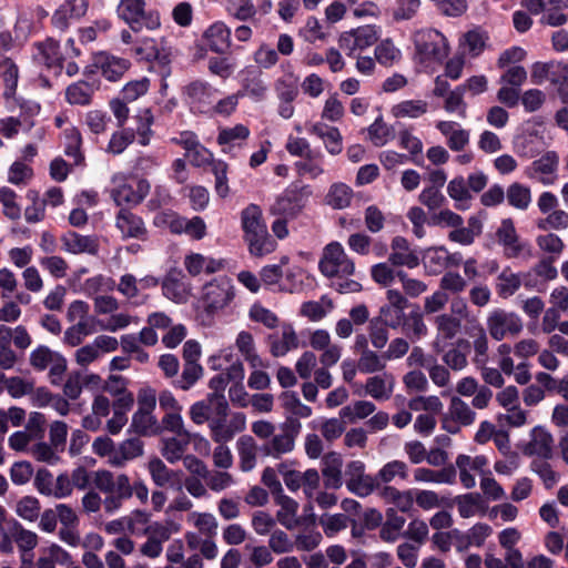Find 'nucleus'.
Instances as JSON below:
<instances>
[{"mask_svg": "<svg viewBox=\"0 0 568 568\" xmlns=\"http://www.w3.org/2000/svg\"><path fill=\"white\" fill-rule=\"evenodd\" d=\"M318 270L329 281L331 287L341 294L362 291V284L352 278L356 271L355 262L337 241L324 246L318 261Z\"/></svg>", "mask_w": 568, "mask_h": 568, "instance_id": "1", "label": "nucleus"}, {"mask_svg": "<svg viewBox=\"0 0 568 568\" xmlns=\"http://www.w3.org/2000/svg\"><path fill=\"white\" fill-rule=\"evenodd\" d=\"M285 150L292 155L301 158L294 163L298 176L316 179L324 174V154L321 150L313 149L305 138L288 135Z\"/></svg>", "mask_w": 568, "mask_h": 568, "instance_id": "2", "label": "nucleus"}, {"mask_svg": "<svg viewBox=\"0 0 568 568\" xmlns=\"http://www.w3.org/2000/svg\"><path fill=\"white\" fill-rule=\"evenodd\" d=\"M530 79L535 84L548 81L558 100L561 103H568V62L562 60L535 62L531 67Z\"/></svg>", "mask_w": 568, "mask_h": 568, "instance_id": "3", "label": "nucleus"}, {"mask_svg": "<svg viewBox=\"0 0 568 568\" xmlns=\"http://www.w3.org/2000/svg\"><path fill=\"white\" fill-rule=\"evenodd\" d=\"M110 196L114 201L115 205L124 207L138 206L143 202L150 192L151 184L144 179L140 178L133 183L132 179L122 172L115 173L111 179Z\"/></svg>", "mask_w": 568, "mask_h": 568, "instance_id": "4", "label": "nucleus"}, {"mask_svg": "<svg viewBox=\"0 0 568 568\" xmlns=\"http://www.w3.org/2000/svg\"><path fill=\"white\" fill-rule=\"evenodd\" d=\"M116 13L135 32L143 28L156 30L161 27L160 12L148 8L145 0H120Z\"/></svg>", "mask_w": 568, "mask_h": 568, "instance_id": "5", "label": "nucleus"}, {"mask_svg": "<svg viewBox=\"0 0 568 568\" xmlns=\"http://www.w3.org/2000/svg\"><path fill=\"white\" fill-rule=\"evenodd\" d=\"M236 295L235 287L229 276H219L202 287L200 302L204 312L214 316L231 305Z\"/></svg>", "mask_w": 568, "mask_h": 568, "instance_id": "6", "label": "nucleus"}, {"mask_svg": "<svg viewBox=\"0 0 568 568\" xmlns=\"http://www.w3.org/2000/svg\"><path fill=\"white\" fill-rule=\"evenodd\" d=\"M229 410V403L220 399L216 405V414L210 420V436L216 444H226L246 427V417L243 413H234L232 418L227 420Z\"/></svg>", "mask_w": 568, "mask_h": 568, "instance_id": "7", "label": "nucleus"}, {"mask_svg": "<svg viewBox=\"0 0 568 568\" xmlns=\"http://www.w3.org/2000/svg\"><path fill=\"white\" fill-rule=\"evenodd\" d=\"M301 430V422L296 418L287 417L285 422L280 425V433H274V435L261 446L262 454L274 459H281L284 455L291 454L295 449V442Z\"/></svg>", "mask_w": 568, "mask_h": 568, "instance_id": "8", "label": "nucleus"}, {"mask_svg": "<svg viewBox=\"0 0 568 568\" xmlns=\"http://www.w3.org/2000/svg\"><path fill=\"white\" fill-rule=\"evenodd\" d=\"M416 55L420 62H442L449 53L447 39L435 29H422L413 36Z\"/></svg>", "mask_w": 568, "mask_h": 568, "instance_id": "9", "label": "nucleus"}, {"mask_svg": "<svg viewBox=\"0 0 568 568\" xmlns=\"http://www.w3.org/2000/svg\"><path fill=\"white\" fill-rule=\"evenodd\" d=\"M486 326L489 336L500 342L506 337L518 336L524 329L521 317L504 308H495L487 315Z\"/></svg>", "mask_w": 568, "mask_h": 568, "instance_id": "10", "label": "nucleus"}, {"mask_svg": "<svg viewBox=\"0 0 568 568\" xmlns=\"http://www.w3.org/2000/svg\"><path fill=\"white\" fill-rule=\"evenodd\" d=\"M378 29L373 24H365L339 34L337 43L339 50L347 57H355L362 51L371 48L378 41Z\"/></svg>", "mask_w": 568, "mask_h": 568, "instance_id": "11", "label": "nucleus"}, {"mask_svg": "<svg viewBox=\"0 0 568 568\" xmlns=\"http://www.w3.org/2000/svg\"><path fill=\"white\" fill-rule=\"evenodd\" d=\"M496 239L498 244L503 246L504 255L507 258L531 256L530 245L520 239L511 219H504L500 222L496 231Z\"/></svg>", "mask_w": 568, "mask_h": 568, "instance_id": "12", "label": "nucleus"}, {"mask_svg": "<svg viewBox=\"0 0 568 568\" xmlns=\"http://www.w3.org/2000/svg\"><path fill=\"white\" fill-rule=\"evenodd\" d=\"M346 488L358 497H367L377 491L376 477L365 473V464L361 460H352L345 469Z\"/></svg>", "mask_w": 568, "mask_h": 568, "instance_id": "13", "label": "nucleus"}, {"mask_svg": "<svg viewBox=\"0 0 568 568\" xmlns=\"http://www.w3.org/2000/svg\"><path fill=\"white\" fill-rule=\"evenodd\" d=\"M496 402L506 409L499 419L505 420L511 427H520L527 422V413L520 407L519 390L509 385L496 394Z\"/></svg>", "mask_w": 568, "mask_h": 568, "instance_id": "14", "label": "nucleus"}, {"mask_svg": "<svg viewBox=\"0 0 568 568\" xmlns=\"http://www.w3.org/2000/svg\"><path fill=\"white\" fill-rule=\"evenodd\" d=\"M251 136V130L247 125L237 123L233 126H221L217 131L216 143L221 152L230 158H236L243 150Z\"/></svg>", "mask_w": 568, "mask_h": 568, "instance_id": "15", "label": "nucleus"}, {"mask_svg": "<svg viewBox=\"0 0 568 568\" xmlns=\"http://www.w3.org/2000/svg\"><path fill=\"white\" fill-rule=\"evenodd\" d=\"M217 92V89L204 80H194L183 88L186 102L197 113L211 112Z\"/></svg>", "mask_w": 568, "mask_h": 568, "instance_id": "16", "label": "nucleus"}, {"mask_svg": "<svg viewBox=\"0 0 568 568\" xmlns=\"http://www.w3.org/2000/svg\"><path fill=\"white\" fill-rule=\"evenodd\" d=\"M302 190L303 189L296 184H292L285 189L270 206V214L292 220L297 217L304 207Z\"/></svg>", "mask_w": 568, "mask_h": 568, "instance_id": "17", "label": "nucleus"}, {"mask_svg": "<svg viewBox=\"0 0 568 568\" xmlns=\"http://www.w3.org/2000/svg\"><path fill=\"white\" fill-rule=\"evenodd\" d=\"M115 229L121 233L123 240L135 239L145 241L148 227L139 214L130 207H121L115 214Z\"/></svg>", "mask_w": 568, "mask_h": 568, "instance_id": "18", "label": "nucleus"}, {"mask_svg": "<svg viewBox=\"0 0 568 568\" xmlns=\"http://www.w3.org/2000/svg\"><path fill=\"white\" fill-rule=\"evenodd\" d=\"M207 50L215 54L232 52L233 41L231 28L223 21L211 23L202 33Z\"/></svg>", "mask_w": 568, "mask_h": 568, "instance_id": "19", "label": "nucleus"}, {"mask_svg": "<svg viewBox=\"0 0 568 568\" xmlns=\"http://www.w3.org/2000/svg\"><path fill=\"white\" fill-rule=\"evenodd\" d=\"M433 322L436 336L432 345L436 353H440L462 332V318L453 314L442 313L436 315Z\"/></svg>", "mask_w": 568, "mask_h": 568, "instance_id": "20", "label": "nucleus"}, {"mask_svg": "<svg viewBox=\"0 0 568 568\" xmlns=\"http://www.w3.org/2000/svg\"><path fill=\"white\" fill-rule=\"evenodd\" d=\"M476 419V413L458 396H453L448 405L447 416L443 419V428L455 434L460 426H469Z\"/></svg>", "mask_w": 568, "mask_h": 568, "instance_id": "21", "label": "nucleus"}, {"mask_svg": "<svg viewBox=\"0 0 568 568\" xmlns=\"http://www.w3.org/2000/svg\"><path fill=\"white\" fill-rule=\"evenodd\" d=\"M101 81L77 80L64 90V100L72 106H89L92 104Z\"/></svg>", "mask_w": 568, "mask_h": 568, "instance_id": "22", "label": "nucleus"}, {"mask_svg": "<svg viewBox=\"0 0 568 568\" xmlns=\"http://www.w3.org/2000/svg\"><path fill=\"white\" fill-rule=\"evenodd\" d=\"M93 67L102 74L104 79L116 82L130 69L131 62L128 59L120 58L108 52H100L93 58Z\"/></svg>", "mask_w": 568, "mask_h": 568, "instance_id": "23", "label": "nucleus"}, {"mask_svg": "<svg viewBox=\"0 0 568 568\" xmlns=\"http://www.w3.org/2000/svg\"><path fill=\"white\" fill-rule=\"evenodd\" d=\"M460 484L466 488H474L476 485L475 474L481 475L488 466V459L484 455L475 457L460 454L456 457Z\"/></svg>", "mask_w": 568, "mask_h": 568, "instance_id": "24", "label": "nucleus"}, {"mask_svg": "<svg viewBox=\"0 0 568 568\" xmlns=\"http://www.w3.org/2000/svg\"><path fill=\"white\" fill-rule=\"evenodd\" d=\"M270 353L274 357L285 356L288 352L298 348V336L291 324H283L280 331L270 334L266 338Z\"/></svg>", "mask_w": 568, "mask_h": 568, "instance_id": "25", "label": "nucleus"}, {"mask_svg": "<svg viewBox=\"0 0 568 568\" xmlns=\"http://www.w3.org/2000/svg\"><path fill=\"white\" fill-rule=\"evenodd\" d=\"M62 248L74 255H97L100 248L97 235H82L75 231H68L61 235Z\"/></svg>", "mask_w": 568, "mask_h": 568, "instance_id": "26", "label": "nucleus"}, {"mask_svg": "<svg viewBox=\"0 0 568 568\" xmlns=\"http://www.w3.org/2000/svg\"><path fill=\"white\" fill-rule=\"evenodd\" d=\"M559 158L555 151L546 152L541 158L535 160L527 169V176L536 179L545 185L552 184L556 180L555 173L558 169Z\"/></svg>", "mask_w": 568, "mask_h": 568, "instance_id": "27", "label": "nucleus"}, {"mask_svg": "<svg viewBox=\"0 0 568 568\" xmlns=\"http://www.w3.org/2000/svg\"><path fill=\"white\" fill-rule=\"evenodd\" d=\"M183 265L189 275L195 277L201 274L211 275L224 270L225 261L190 252L184 256Z\"/></svg>", "mask_w": 568, "mask_h": 568, "instance_id": "28", "label": "nucleus"}, {"mask_svg": "<svg viewBox=\"0 0 568 568\" xmlns=\"http://www.w3.org/2000/svg\"><path fill=\"white\" fill-rule=\"evenodd\" d=\"M88 9V0H64V2L54 11L51 22L53 27L64 31L68 29L70 20L84 17Z\"/></svg>", "mask_w": 568, "mask_h": 568, "instance_id": "29", "label": "nucleus"}, {"mask_svg": "<svg viewBox=\"0 0 568 568\" xmlns=\"http://www.w3.org/2000/svg\"><path fill=\"white\" fill-rule=\"evenodd\" d=\"M163 295L175 302L185 303L191 296V284L181 271H171L162 282Z\"/></svg>", "mask_w": 568, "mask_h": 568, "instance_id": "30", "label": "nucleus"}, {"mask_svg": "<svg viewBox=\"0 0 568 568\" xmlns=\"http://www.w3.org/2000/svg\"><path fill=\"white\" fill-rule=\"evenodd\" d=\"M436 129L445 136L446 144L453 152H462L468 146L470 132L462 128L458 122L438 121Z\"/></svg>", "mask_w": 568, "mask_h": 568, "instance_id": "31", "label": "nucleus"}, {"mask_svg": "<svg viewBox=\"0 0 568 568\" xmlns=\"http://www.w3.org/2000/svg\"><path fill=\"white\" fill-rule=\"evenodd\" d=\"M392 252L388 261L393 266H406L415 268L419 265V256L410 247L409 242L403 236H395L390 244Z\"/></svg>", "mask_w": 568, "mask_h": 568, "instance_id": "32", "label": "nucleus"}, {"mask_svg": "<svg viewBox=\"0 0 568 568\" xmlns=\"http://www.w3.org/2000/svg\"><path fill=\"white\" fill-rule=\"evenodd\" d=\"M343 458L339 453L329 452L322 457L321 471L326 489H338L343 485Z\"/></svg>", "mask_w": 568, "mask_h": 568, "instance_id": "33", "label": "nucleus"}, {"mask_svg": "<svg viewBox=\"0 0 568 568\" xmlns=\"http://www.w3.org/2000/svg\"><path fill=\"white\" fill-rule=\"evenodd\" d=\"M235 447L239 456V468L244 473L253 470L257 465L258 453L261 452L255 438L251 435H242L237 438Z\"/></svg>", "mask_w": 568, "mask_h": 568, "instance_id": "34", "label": "nucleus"}, {"mask_svg": "<svg viewBox=\"0 0 568 568\" xmlns=\"http://www.w3.org/2000/svg\"><path fill=\"white\" fill-rule=\"evenodd\" d=\"M130 478L126 474H120L115 478L113 490L103 499L105 513L112 514L119 510L123 501L133 496V489Z\"/></svg>", "mask_w": 568, "mask_h": 568, "instance_id": "35", "label": "nucleus"}, {"mask_svg": "<svg viewBox=\"0 0 568 568\" xmlns=\"http://www.w3.org/2000/svg\"><path fill=\"white\" fill-rule=\"evenodd\" d=\"M395 383L392 373L383 372L366 379L365 393L376 400H387L394 393Z\"/></svg>", "mask_w": 568, "mask_h": 568, "instance_id": "36", "label": "nucleus"}, {"mask_svg": "<svg viewBox=\"0 0 568 568\" xmlns=\"http://www.w3.org/2000/svg\"><path fill=\"white\" fill-rule=\"evenodd\" d=\"M34 58L43 63L48 69L60 72L63 68L64 58L60 51L59 42L53 39H47L43 42L34 44Z\"/></svg>", "mask_w": 568, "mask_h": 568, "instance_id": "37", "label": "nucleus"}, {"mask_svg": "<svg viewBox=\"0 0 568 568\" xmlns=\"http://www.w3.org/2000/svg\"><path fill=\"white\" fill-rule=\"evenodd\" d=\"M308 132L323 141L329 154L337 155L342 153L343 136L338 128L316 122L308 128Z\"/></svg>", "mask_w": 568, "mask_h": 568, "instance_id": "38", "label": "nucleus"}, {"mask_svg": "<svg viewBox=\"0 0 568 568\" xmlns=\"http://www.w3.org/2000/svg\"><path fill=\"white\" fill-rule=\"evenodd\" d=\"M248 252L254 257H263L273 253L277 247L276 240L268 233L267 227L243 235Z\"/></svg>", "mask_w": 568, "mask_h": 568, "instance_id": "39", "label": "nucleus"}, {"mask_svg": "<svg viewBox=\"0 0 568 568\" xmlns=\"http://www.w3.org/2000/svg\"><path fill=\"white\" fill-rule=\"evenodd\" d=\"M129 53L134 55L138 60L146 62H162L166 59V54L164 53V49L161 47V43L156 39L150 37L138 38L135 45L130 48Z\"/></svg>", "mask_w": 568, "mask_h": 568, "instance_id": "40", "label": "nucleus"}, {"mask_svg": "<svg viewBox=\"0 0 568 568\" xmlns=\"http://www.w3.org/2000/svg\"><path fill=\"white\" fill-rule=\"evenodd\" d=\"M235 346L251 368H266L268 362L257 353L253 335L247 331H241L235 339Z\"/></svg>", "mask_w": 568, "mask_h": 568, "instance_id": "41", "label": "nucleus"}, {"mask_svg": "<svg viewBox=\"0 0 568 568\" xmlns=\"http://www.w3.org/2000/svg\"><path fill=\"white\" fill-rule=\"evenodd\" d=\"M378 496L385 504L395 506L402 513H409L414 507V489L399 490L394 486L385 485L379 489Z\"/></svg>", "mask_w": 568, "mask_h": 568, "instance_id": "42", "label": "nucleus"}, {"mask_svg": "<svg viewBox=\"0 0 568 568\" xmlns=\"http://www.w3.org/2000/svg\"><path fill=\"white\" fill-rule=\"evenodd\" d=\"M554 437L552 435L541 427H536L531 432V438L526 446V455H536L542 459H548L552 456Z\"/></svg>", "mask_w": 568, "mask_h": 568, "instance_id": "43", "label": "nucleus"}, {"mask_svg": "<svg viewBox=\"0 0 568 568\" xmlns=\"http://www.w3.org/2000/svg\"><path fill=\"white\" fill-rule=\"evenodd\" d=\"M19 81V68L10 58L0 61V85L3 88L2 95L9 101L16 98Z\"/></svg>", "mask_w": 568, "mask_h": 568, "instance_id": "44", "label": "nucleus"}, {"mask_svg": "<svg viewBox=\"0 0 568 568\" xmlns=\"http://www.w3.org/2000/svg\"><path fill=\"white\" fill-rule=\"evenodd\" d=\"M267 92V85L264 83L261 74L254 70H247L241 82V89L237 91L240 98L248 97L254 101H262Z\"/></svg>", "mask_w": 568, "mask_h": 568, "instance_id": "45", "label": "nucleus"}, {"mask_svg": "<svg viewBox=\"0 0 568 568\" xmlns=\"http://www.w3.org/2000/svg\"><path fill=\"white\" fill-rule=\"evenodd\" d=\"M355 193L353 189L343 182H335L325 194L324 202L333 210H345L352 205Z\"/></svg>", "mask_w": 568, "mask_h": 568, "instance_id": "46", "label": "nucleus"}, {"mask_svg": "<svg viewBox=\"0 0 568 568\" xmlns=\"http://www.w3.org/2000/svg\"><path fill=\"white\" fill-rule=\"evenodd\" d=\"M469 342L458 339L442 356L443 363L454 372L463 371L468 365Z\"/></svg>", "mask_w": 568, "mask_h": 568, "instance_id": "47", "label": "nucleus"}, {"mask_svg": "<svg viewBox=\"0 0 568 568\" xmlns=\"http://www.w3.org/2000/svg\"><path fill=\"white\" fill-rule=\"evenodd\" d=\"M144 453V443L140 438H128L116 446V453L111 460V466L123 467Z\"/></svg>", "mask_w": 568, "mask_h": 568, "instance_id": "48", "label": "nucleus"}, {"mask_svg": "<svg viewBox=\"0 0 568 568\" xmlns=\"http://www.w3.org/2000/svg\"><path fill=\"white\" fill-rule=\"evenodd\" d=\"M413 476L416 483L453 485L456 483V468L454 466H448L439 470H435L432 468L418 467L414 469Z\"/></svg>", "mask_w": 568, "mask_h": 568, "instance_id": "49", "label": "nucleus"}, {"mask_svg": "<svg viewBox=\"0 0 568 568\" xmlns=\"http://www.w3.org/2000/svg\"><path fill=\"white\" fill-rule=\"evenodd\" d=\"M191 442V434L187 435H176L175 437H166L161 440V455L170 463L175 464L179 460H182L185 456Z\"/></svg>", "mask_w": 568, "mask_h": 568, "instance_id": "50", "label": "nucleus"}, {"mask_svg": "<svg viewBox=\"0 0 568 568\" xmlns=\"http://www.w3.org/2000/svg\"><path fill=\"white\" fill-rule=\"evenodd\" d=\"M64 154L73 160V165L84 164V154L82 151L83 139L77 126L67 128L63 131Z\"/></svg>", "mask_w": 568, "mask_h": 568, "instance_id": "51", "label": "nucleus"}, {"mask_svg": "<svg viewBox=\"0 0 568 568\" xmlns=\"http://www.w3.org/2000/svg\"><path fill=\"white\" fill-rule=\"evenodd\" d=\"M377 481V494H379V489L395 480L396 478L400 480H407L408 478V466L403 460H392L386 463L376 474Z\"/></svg>", "mask_w": 568, "mask_h": 568, "instance_id": "52", "label": "nucleus"}, {"mask_svg": "<svg viewBox=\"0 0 568 568\" xmlns=\"http://www.w3.org/2000/svg\"><path fill=\"white\" fill-rule=\"evenodd\" d=\"M280 509L276 511V520L286 529L292 530L298 525L296 518L298 503L286 495H280L276 498Z\"/></svg>", "mask_w": 568, "mask_h": 568, "instance_id": "53", "label": "nucleus"}, {"mask_svg": "<svg viewBox=\"0 0 568 568\" xmlns=\"http://www.w3.org/2000/svg\"><path fill=\"white\" fill-rule=\"evenodd\" d=\"M71 554L63 549L58 544H51L42 549L40 557L37 560V568H55V565L70 564Z\"/></svg>", "mask_w": 568, "mask_h": 568, "instance_id": "54", "label": "nucleus"}, {"mask_svg": "<svg viewBox=\"0 0 568 568\" xmlns=\"http://www.w3.org/2000/svg\"><path fill=\"white\" fill-rule=\"evenodd\" d=\"M400 325L404 334L412 342L419 341L428 334L424 315L419 311L410 312L407 316H404Z\"/></svg>", "mask_w": 568, "mask_h": 568, "instance_id": "55", "label": "nucleus"}, {"mask_svg": "<svg viewBox=\"0 0 568 568\" xmlns=\"http://www.w3.org/2000/svg\"><path fill=\"white\" fill-rule=\"evenodd\" d=\"M427 111L428 103L425 100H404L392 106L390 114L395 119H417L426 114Z\"/></svg>", "mask_w": 568, "mask_h": 568, "instance_id": "56", "label": "nucleus"}, {"mask_svg": "<svg viewBox=\"0 0 568 568\" xmlns=\"http://www.w3.org/2000/svg\"><path fill=\"white\" fill-rule=\"evenodd\" d=\"M243 235L267 227L260 205L251 203L241 212Z\"/></svg>", "mask_w": 568, "mask_h": 568, "instance_id": "57", "label": "nucleus"}, {"mask_svg": "<svg viewBox=\"0 0 568 568\" xmlns=\"http://www.w3.org/2000/svg\"><path fill=\"white\" fill-rule=\"evenodd\" d=\"M447 194L456 202L455 207L462 211L469 207V202L473 199L467 182L462 175L455 176L448 182Z\"/></svg>", "mask_w": 568, "mask_h": 568, "instance_id": "58", "label": "nucleus"}, {"mask_svg": "<svg viewBox=\"0 0 568 568\" xmlns=\"http://www.w3.org/2000/svg\"><path fill=\"white\" fill-rule=\"evenodd\" d=\"M136 121V129L134 131L135 138H138V142L142 146H148L153 136L152 125L154 123V116L151 109L145 108L139 110L138 114L134 116Z\"/></svg>", "mask_w": 568, "mask_h": 568, "instance_id": "59", "label": "nucleus"}, {"mask_svg": "<svg viewBox=\"0 0 568 568\" xmlns=\"http://www.w3.org/2000/svg\"><path fill=\"white\" fill-rule=\"evenodd\" d=\"M131 428L140 436H152L161 432L156 417L151 413L135 412L132 417Z\"/></svg>", "mask_w": 568, "mask_h": 568, "instance_id": "60", "label": "nucleus"}, {"mask_svg": "<svg viewBox=\"0 0 568 568\" xmlns=\"http://www.w3.org/2000/svg\"><path fill=\"white\" fill-rule=\"evenodd\" d=\"M135 140L134 130L120 128L114 131L105 146V152L112 155L122 154Z\"/></svg>", "mask_w": 568, "mask_h": 568, "instance_id": "61", "label": "nucleus"}, {"mask_svg": "<svg viewBox=\"0 0 568 568\" xmlns=\"http://www.w3.org/2000/svg\"><path fill=\"white\" fill-rule=\"evenodd\" d=\"M521 280L519 275L509 267H505L497 276L496 292L499 297L508 298L519 290Z\"/></svg>", "mask_w": 568, "mask_h": 568, "instance_id": "62", "label": "nucleus"}, {"mask_svg": "<svg viewBox=\"0 0 568 568\" xmlns=\"http://www.w3.org/2000/svg\"><path fill=\"white\" fill-rule=\"evenodd\" d=\"M505 195L508 204L517 210H527L531 202L530 187L519 182L511 183Z\"/></svg>", "mask_w": 568, "mask_h": 568, "instance_id": "63", "label": "nucleus"}, {"mask_svg": "<svg viewBox=\"0 0 568 568\" xmlns=\"http://www.w3.org/2000/svg\"><path fill=\"white\" fill-rule=\"evenodd\" d=\"M274 90L278 100L294 101L298 95V77L294 72H287L274 83Z\"/></svg>", "mask_w": 568, "mask_h": 568, "instance_id": "64", "label": "nucleus"}]
</instances>
